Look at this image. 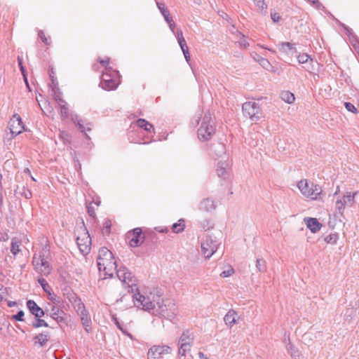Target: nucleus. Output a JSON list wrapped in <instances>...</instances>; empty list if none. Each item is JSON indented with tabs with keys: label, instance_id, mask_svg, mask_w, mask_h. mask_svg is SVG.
Returning <instances> with one entry per match:
<instances>
[{
	"label": "nucleus",
	"instance_id": "obj_1",
	"mask_svg": "<svg viewBox=\"0 0 359 359\" xmlns=\"http://www.w3.org/2000/svg\"><path fill=\"white\" fill-rule=\"evenodd\" d=\"M97 265L99 271L104 272V278H111L118 267L113 253L104 247L98 251Z\"/></svg>",
	"mask_w": 359,
	"mask_h": 359
},
{
	"label": "nucleus",
	"instance_id": "obj_2",
	"mask_svg": "<svg viewBox=\"0 0 359 359\" xmlns=\"http://www.w3.org/2000/svg\"><path fill=\"white\" fill-rule=\"evenodd\" d=\"M50 256L48 247L46 245L39 252V255L34 254L32 257V264L34 270L41 276H48L51 272V266L48 259Z\"/></svg>",
	"mask_w": 359,
	"mask_h": 359
},
{
	"label": "nucleus",
	"instance_id": "obj_3",
	"mask_svg": "<svg viewBox=\"0 0 359 359\" xmlns=\"http://www.w3.org/2000/svg\"><path fill=\"white\" fill-rule=\"evenodd\" d=\"M297 188L304 197L313 201L320 200L324 195L322 188L318 184L306 179L298 182Z\"/></svg>",
	"mask_w": 359,
	"mask_h": 359
},
{
	"label": "nucleus",
	"instance_id": "obj_4",
	"mask_svg": "<svg viewBox=\"0 0 359 359\" xmlns=\"http://www.w3.org/2000/svg\"><path fill=\"white\" fill-rule=\"evenodd\" d=\"M216 131L214 121L210 114H205L198 129V137L201 142H205L212 138Z\"/></svg>",
	"mask_w": 359,
	"mask_h": 359
},
{
	"label": "nucleus",
	"instance_id": "obj_5",
	"mask_svg": "<svg viewBox=\"0 0 359 359\" xmlns=\"http://www.w3.org/2000/svg\"><path fill=\"white\" fill-rule=\"evenodd\" d=\"M156 304L158 306V313L161 317L172 320L177 316V307L173 302L167 301V302L165 303L164 301L161 299V302L158 300Z\"/></svg>",
	"mask_w": 359,
	"mask_h": 359
},
{
	"label": "nucleus",
	"instance_id": "obj_6",
	"mask_svg": "<svg viewBox=\"0 0 359 359\" xmlns=\"http://www.w3.org/2000/svg\"><path fill=\"white\" fill-rule=\"evenodd\" d=\"M118 279L131 289V292L137 291V280L135 276L125 266H121L115 271Z\"/></svg>",
	"mask_w": 359,
	"mask_h": 359
},
{
	"label": "nucleus",
	"instance_id": "obj_7",
	"mask_svg": "<svg viewBox=\"0 0 359 359\" xmlns=\"http://www.w3.org/2000/svg\"><path fill=\"white\" fill-rule=\"evenodd\" d=\"M76 243L81 252L88 254L90 249L91 238L86 227L76 231Z\"/></svg>",
	"mask_w": 359,
	"mask_h": 359
},
{
	"label": "nucleus",
	"instance_id": "obj_8",
	"mask_svg": "<svg viewBox=\"0 0 359 359\" xmlns=\"http://www.w3.org/2000/svg\"><path fill=\"white\" fill-rule=\"evenodd\" d=\"M219 246L216 237L207 234L201 242V252L206 259H210L217 251Z\"/></svg>",
	"mask_w": 359,
	"mask_h": 359
},
{
	"label": "nucleus",
	"instance_id": "obj_9",
	"mask_svg": "<svg viewBox=\"0 0 359 359\" xmlns=\"http://www.w3.org/2000/svg\"><path fill=\"white\" fill-rule=\"evenodd\" d=\"M242 110L243 115L253 121H259L262 116L259 104L255 102H246L243 103Z\"/></svg>",
	"mask_w": 359,
	"mask_h": 359
},
{
	"label": "nucleus",
	"instance_id": "obj_10",
	"mask_svg": "<svg viewBox=\"0 0 359 359\" xmlns=\"http://www.w3.org/2000/svg\"><path fill=\"white\" fill-rule=\"evenodd\" d=\"M358 191L350 192L346 191L341 198L336 201V212L342 215L344 214L346 206L353 207L355 204V198Z\"/></svg>",
	"mask_w": 359,
	"mask_h": 359
},
{
	"label": "nucleus",
	"instance_id": "obj_11",
	"mask_svg": "<svg viewBox=\"0 0 359 359\" xmlns=\"http://www.w3.org/2000/svg\"><path fill=\"white\" fill-rule=\"evenodd\" d=\"M133 298L135 300V304L137 307L142 306V309L145 311H150L155 308L154 302L157 301H151L149 297H145L140 294L139 292L135 293Z\"/></svg>",
	"mask_w": 359,
	"mask_h": 359
},
{
	"label": "nucleus",
	"instance_id": "obj_12",
	"mask_svg": "<svg viewBox=\"0 0 359 359\" xmlns=\"http://www.w3.org/2000/svg\"><path fill=\"white\" fill-rule=\"evenodd\" d=\"M8 128L13 137L20 134L25 129V126L19 114H15L8 122Z\"/></svg>",
	"mask_w": 359,
	"mask_h": 359
},
{
	"label": "nucleus",
	"instance_id": "obj_13",
	"mask_svg": "<svg viewBox=\"0 0 359 359\" xmlns=\"http://www.w3.org/2000/svg\"><path fill=\"white\" fill-rule=\"evenodd\" d=\"M172 351V348L167 345L153 346L147 353V359H159L162 354H169Z\"/></svg>",
	"mask_w": 359,
	"mask_h": 359
},
{
	"label": "nucleus",
	"instance_id": "obj_14",
	"mask_svg": "<svg viewBox=\"0 0 359 359\" xmlns=\"http://www.w3.org/2000/svg\"><path fill=\"white\" fill-rule=\"evenodd\" d=\"M142 232L140 228H135L132 232H128L127 237L129 239V245L131 247H139L143 243L144 237L142 236Z\"/></svg>",
	"mask_w": 359,
	"mask_h": 359
},
{
	"label": "nucleus",
	"instance_id": "obj_15",
	"mask_svg": "<svg viewBox=\"0 0 359 359\" xmlns=\"http://www.w3.org/2000/svg\"><path fill=\"white\" fill-rule=\"evenodd\" d=\"M79 310H81L79 315H80L82 325H83L85 330L88 333H89L91 331V323H92L90 317L88 315L87 311L85 309L84 305L83 304H81V306L79 307Z\"/></svg>",
	"mask_w": 359,
	"mask_h": 359
},
{
	"label": "nucleus",
	"instance_id": "obj_16",
	"mask_svg": "<svg viewBox=\"0 0 359 359\" xmlns=\"http://www.w3.org/2000/svg\"><path fill=\"white\" fill-rule=\"evenodd\" d=\"M50 309L49 311L50 316L55 320L57 323H61L65 322V313L60 309L57 305H50Z\"/></svg>",
	"mask_w": 359,
	"mask_h": 359
},
{
	"label": "nucleus",
	"instance_id": "obj_17",
	"mask_svg": "<svg viewBox=\"0 0 359 359\" xmlns=\"http://www.w3.org/2000/svg\"><path fill=\"white\" fill-rule=\"evenodd\" d=\"M216 207L215 202L210 198H203L198 204V210L205 212H212L216 209Z\"/></svg>",
	"mask_w": 359,
	"mask_h": 359
},
{
	"label": "nucleus",
	"instance_id": "obj_18",
	"mask_svg": "<svg viewBox=\"0 0 359 359\" xmlns=\"http://www.w3.org/2000/svg\"><path fill=\"white\" fill-rule=\"evenodd\" d=\"M27 307L35 318H41L45 314L44 311L39 307L34 300H28L27 302Z\"/></svg>",
	"mask_w": 359,
	"mask_h": 359
},
{
	"label": "nucleus",
	"instance_id": "obj_19",
	"mask_svg": "<svg viewBox=\"0 0 359 359\" xmlns=\"http://www.w3.org/2000/svg\"><path fill=\"white\" fill-rule=\"evenodd\" d=\"M304 221L307 227L311 230L312 233H316L322 227V224L316 218L308 217L305 218Z\"/></svg>",
	"mask_w": 359,
	"mask_h": 359
},
{
	"label": "nucleus",
	"instance_id": "obj_20",
	"mask_svg": "<svg viewBox=\"0 0 359 359\" xmlns=\"http://www.w3.org/2000/svg\"><path fill=\"white\" fill-rule=\"evenodd\" d=\"M194 332L190 330H185L182 332L181 336L179 338L178 342L187 343L189 344H194Z\"/></svg>",
	"mask_w": 359,
	"mask_h": 359
},
{
	"label": "nucleus",
	"instance_id": "obj_21",
	"mask_svg": "<svg viewBox=\"0 0 359 359\" xmlns=\"http://www.w3.org/2000/svg\"><path fill=\"white\" fill-rule=\"evenodd\" d=\"M229 163L226 161H221L218 163L217 173L219 177L226 179L228 176Z\"/></svg>",
	"mask_w": 359,
	"mask_h": 359
},
{
	"label": "nucleus",
	"instance_id": "obj_22",
	"mask_svg": "<svg viewBox=\"0 0 359 359\" xmlns=\"http://www.w3.org/2000/svg\"><path fill=\"white\" fill-rule=\"evenodd\" d=\"M100 86L105 90H112L116 88L117 83L114 79L110 77L109 79L100 81Z\"/></svg>",
	"mask_w": 359,
	"mask_h": 359
},
{
	"label": "nucleus",
	"instance_id": "obj_23",
	"mask_svg": "<svg viewBox=\"0 0 359 359\" xmlns=\"http://www.w3.org/2000/svg\"><path fill=\"white\" fill-rule=\"evenodd\" d=\"M237 313L233 309H230L224 316V320L227 325L231 327L236 323Z\"/></svg>",
	"mask_w": 359,
	"mask_h": 359
},
{
	"label": "nucleus",
	"instance_id": "obj_24",
	"mask_svg": "<svg viewBox=\"0 0 359 359\" xmlns=\"http://www.w3.org/2000/svg\"><path fill=\"white\" fill-rule=\"evenodd\" d=\"M178 345V355L180 357H186L187 353H190L192 344L187 343H177Z\"/></svg>",
	"mask_w": 359,
	"mask_h": 359
},
{
	"label": "nucleus",
	"instance_id": "obj_25",
	"mask_svg": "<svg viewBox=\"0 0 359 359\" xmlns=\"http://www.w3.org/2000/svg\"><path fill=\"white\" fill-rule=\"evenodd\" d=\"M22 241L18 238H13L11 243V252L15 256L18 252H20V245Z\"/></svg>",
	"mask_w": 359,
	"mask_h": 359
},
{
	"label": "nucleus",
	"instance_id": "obj_26",
	"mask_svg": "<svg viewBox=\"0 0 359 359\" xmlns=\"http://www.w3.org/2000/svg\"><path fill=\"white\" fill-rule=\"evenodd\" d=\"M137 125L138 127L144 128L147 132H151L154 130L153 125L143 118H139L137 121Z\"/></svg>",
	"mask_w": 359,
	"mask_h": 359
},
{
	"label": "nucleus",
	"instance_id": "obj_27",
	"mask_svg": "<svg viewBox=\"0 0 359 359\" xmlns=\"http://www.w3.org/2000/svg\"><path fill=\"white\" fill-rule=\"evenodd\" d=\"M185 228V222L183 219H180L178 222L175 223L172 226V231L175 233H179L184 231Z\"/></svg>",
	"mask_w": 359,
	"mask_h": 359
},
{
	"label": "nucleus",
	"instance_id": "obj_28",
	"mask_svg": "<svg viewBox=\"0 0 359 359\" xmlns=\"http://www.w3.org/2000/svg\"><path fill=\"white\" fill-rule=\"evenodd\" d=\"M58 109L60 110V116L62 119H65L69 116V108L67 107V102L64 100L63 103L57 104Z\"/></svg>",
	"mask_w": 359,
	"mask_h": 359
},
{
	"label": "nucleus",
	"instance_id": "obj_29",
	"mask_svg": "<svg viewBox=\"0 0 359 359\" xmlns=\"http://www.w3.org/2000/svg\"><path fill=\"white\" fill-rule=\"evenodd\" d=\"M255 6L258 8L262 14L266 15L267 4L265 0H253Z\"/></svg>",
	"mask_w": 359,
	"mask_h": 359
},
{
	"label": "nucleus",
	"instance_id": "obj_30",
	"mask_svg": "<svg viewBox=\"0 0 359 359\" xmlns=\"http://www.w3.org/2000/svg\"><path fill=\"white\" fill-rule=\"evenodd\" d=\"M280 97L284 102L288 104L293 103L295 100L294 94L290 91L282 92L280 94Z\"/></svg>",
	"mask_w": 359,
	"mask_h": 359
},
{
	"label": "nucleus",
	"instance_id": "obj_31",
	"mask_svg": "<svg viewBox=\"0 0 359 359\" xmlns=\"http://www.w3.org/2000/svg\"><path fill=\"white\" fill-rule=\"evenodd\" d=\"M72 121H74V123H76L79 128L81 130V132H85L86 130L87 131H90L91 130V128L90 126H88L87 128H86L83 124L82 123V120L79 118V117L78 116H73L72 118Z\"/></svg>",
	"mask_w": 359,
	"mask_h": 359
},
{
	"label": "nucleus",
	"instance_id": "obj_32",
	"mask_svg": "<svg viewBox=\"0 0 359 359\" xmlns=\"http://www.w3.org/2000/svg\"><path fill=\"white\" fill-rule=\"evenodd\" d=\"M256 268L259 272H264L266 270V261L262 258H257L256 260Z\"/></svg>",
	"mask_w": 359,
	"mask_h": 359
},
{
	"label": "nucleus",
	"instance_id": "obj_33",
	"mask_svg": "<svg viewBox=\"0 0 359 359\" xmlns=\"http://www.w3.org/2000/svg\"><path fill=\"white\" fill-rule=\"evenodd\" d=\"M111 222L109 219L104 220L103 227L102 229V233L103 236H109L111 233Z\"/></svg>",
	"mask_w": 359,
	"mask_h": 359
},
{
	"label": "nucleus",
	"instance_id": "obj_34",
	"mask_svg": "<svg viewBox=\"0 0 359 359\" xmlns=\"http://www.w3.org/2000/svg\"><path fill=\"white\" fill-rule=\"evenodd\" d=\"M257 60L263 68L267 70H271L273 67L270 62L266 58L259 56V58Z\"/></svg>",
	"mask_w": 359,
	"mask_h": 359
},
{
	"label": "nucleus",
	"instance_id": "obj_35",
	"mask_svg": "<svg viewBox=\"0 0 359 359\" xmlns=\"http://www.w3.org/2000/svg\"><path fill=\"white\" fill-rule=\"evenodd\" d=\"M280 50L283 53H287L294 48V44L290 42H282L279 45Z\"/></svg>",
	"mask_w": 359,
	"mask_h": 359
},
{
	"label": "nucleus",
	"instance_id": "obj_36",
	"mask_svg": "<svg viewBox=\"0 0 359 359\" xmlns=\"http://www.w3.org/2000/svg\"><path fill=\"white\" fill-rule=\"evenodd\" d=\"M36 339H38L40 346H43L48 341L49 335L48 334H39L35 337Z\"/></svg>",
	"mask_w": 359,
	"mask_h": 359
},
{
	"label": "nucleus",
	"instance_id": "obj_37",
	"mask_svg": "<svg viewBox=\"0 0 359 359\" xmlns=\"http://www.w3.org/2000/svg\"><path fill=\"white\" fill-rule=\"evenodd\" d=\"M52 91L53 99L56 102L57 104L63 103L64 100L61 97V93L60 92L59 89L53 88Z\"/></svg>",
	"mask_w": 359,
	"mask_h": 359
},
{
	"label": "nucleus",
	"instance_id": "obj_38",
	"mask_svg": "<svg viewBox=\"0 0 359 359\" xmlns=\"http://www.w3.org/2000/svg\"><path fill=\"white\" fill-rule=\"evenodd\" d=\"M215 151L219 157H222L223 155L226 154L225 146L223 144H217L215 147Z\"/></svg>",
	"mask_w": 359,
	"mask_h": 359
},
{
	"label": "nucleus",
	"instance_id": "obj_39",
	"mask_svg": "<svg viewBox=\"0 0 359 359\" xmlns=\"http://www.w3.org/2000/svg\"><path fill=\"white\" fill-rule=\"evenodd\" d=\"M338 235L337 233H330L325 237L324 241L329 244H335L338 240Z\"/></svg>",
	"mask_w": 359,
	"mask_h": 359
},
{
	"label": "nucleus",
	"instance_id": "obj_40",
	"mask_svg": "<svg viewBox=\"0 0 359 359\" xmlns=\"http://www.w3.org/2000/svg\"><path fill=\"white\" fill-rule=\"evenodd\" d=\"M290 355L293 359H301L300 352L298 349L295 348L292 345H290L288 348Z\"/></svg>",
	"mask_w": 359,
	"mask_h": 359
},
{
	"label": "nucleus",
	"instance_id": "obj_41",
	"mask_svg": "<svg viewBox=\"0 0 359 359\" xmlns=\"http://www.w3.org/2000/svg\"><path fill=\"white\" fill-rule=\"evenodd\" d=\"M304 69H305L306 71H307L309 73H312L315 68H314V61L312 58L309 60L304 65H303Z\"/></svg>",
	"mask_w": 359,
	"mask_h": 359
},
{
	"label": "nucleus",
	"instance_id": "obj_42",
	"mask_svg": "<svg viewBox=\"0 0 359 359\" xmlns=\"http://www.w3.org/2000/svg\"><path fill=\"white\" fill-rule=\"evenodd\" d=\"M33 327L37 328L40 327H48V323L43 319L40 318H36V321L32 324Z\"/></svg>",
	"mask_w": 359,
	"mask_h": 359
},
{
	"label": "nucleus",
	"instance_id": "obj_43",
	"mask_svg": "<svg viewBox=\"0 0 359 359\" xmlns=\"http://www.w3.org/2000/svg\"><path fill=\"white\" fill-rule=\"evenodd\" d=\"M156 6L163 16L169 13L168 8L165 6L164 3L157 1Z\"/></svg>",
	"mask_w": 359,
	"mask_h": 359
},
{
	"label": "nucleus",
	"instance_id": "obj_44",
	"mask_svg": "<svg viewBox=\"0 0 359 359\" xmlns=\"http://www.w3.org/2000/svg\"><path fill=\"white\" fill-rule=\"evenodd\" d=\"M311 57L308 54H299L297 56V60L299 63L304 65L309 60H310Z\"/></svg>",
	"mask_w": 359,
	"mask_h": 359
},
{
	"label": "nucleus",
	"instance_id": "obj_45",
	"mask_svg": "<svg viewBox=\"0 0 359 359\" xmlns=\"http://www.w3.org/2000/svg\"><path fill=\"white\" fill-rule=\"evenodd\" d=\"M86 208H87V212H88V215L92 217H95V216H96L95 208V206L93 205V202L89 203L87 205Z\"/></svg>",
	"mask_w": 359,
	"mask_h": 359
},
{
	"label": "nucleus",
	"instance_id": "obj_46",
	"mask_svg": "<svg viewBox=\"0 0 359 359\" xmlns=\"http://www.w3.org/2000/svg\"><path fill=\"white\" fill-rule=\"evenodd\" d=\"M48 299L52 302V305H58L61 303L60 298L57 297V295L55 294L54 293H49Z\"/></svg>",
	"mask_w": 359,
	"mask_h": 359
},
{
	"label": "nucleus",
	"instance_id": "obj_47",
	"mask_svg": "<svg viewBox=\"0 0 359 359\" xmlns=\"http://www.w3.org/2000/svg\"><path fill=\"white\" fill-rule=\"evenodd\" d=\"M38 283L41 285L45 292H48V289L50 287L47 281L42 277L38 278Z\"/></svg>",
	"mask_w": 359,
	"mask_h": 359
},
{
	"label": "nucleus",
	"instance_id": "obj_48",
	"mask_svg": "<svg viewBox=\"0 0 359 359\" xmlns=\"http://www.w3.org/2000/svg\"><path fill=\"white\" fill-rule=\"evenodd\" d=\"M60 137L64 142V143H69L71 141V136L66 132L62 131L60 133Z\"/></svg>",
	"mask_w": 359,
	"mask_h": 359
},
{
	"label": "nucleus",
	"instance_id": "obj_49",
	"mask_svg": "<svg viewBox=\"0 0 359 359\" xmlns=\"http://www.w3.org/2000/svg\"><path fill=\"white\" fill-rule=\"evenodd\" d=\"M344 106H345L346 109L348 111H351V112H353V113H356L357 112L356 107L353 104H351V102H344Z\"/></svg>",
	"mask_w": 359,
	"mask_h": 359
},
{
	"label": "nucleus",
	"instance_id": "obj_50",
	"mask_svg": "<svg viewBox=\"0 0 359 359\" xmlns=\"http://www.w3.org/2000/svg\"><path fill=\"white\" fill-rule=\"evenodd\" d=\"M234 273V270L233 268H229V269L227 270H225V271H223L221 273H220V276L223 277V278H226V277H229L231 276L233 273Z\"/></svg>",
	"mask_w": 359,
	"mask_h": 359
},
{
	"label": "nucleus",
	"instance_id": "obj_51",
	"mask_svg": "<svg viewBox=\"0 0 359 359\" xmlns=\"http://www.w3.org/2000/svg\"><path fill=\"white\" fill-rule=\"evenodd\" d=\"M24 312L22 311H20L17 313V314L13 316V318L18 321H23Z\"/></svg>",
	"mask_w": 359,
	"mask_h": 359
},
{
	"label": "nucleus",
	"instance_id": "obj_52",
	"mask_svg": "<svg viewBox=\"0 0 359 359\" xmlns=\"http://www.w3.org/2000/svg\"><path fill=\"white\" fill-rule=\"evenodd\" d=\"M38 35H39V37L41 39V40L44 43H46V45H48L50 43L48 42V39L46 38V36H45V33L42 31V30H40L38 33Z\"/></svg>",
	"mask_w": 359,
	"mask_h": 359
},
{
	"label": "nucleus",
	"instance_id": "obj_53",
	"mask_svg": "<svg viewBox=\"0 0 359 359\" xmlns=\"http://www.w3.org/2000/svg\"><path fill=\"white\" fill-rule=\"evenodd\" d=\"M20 194L22 196H23L25 198H30L32 197L31 191L29 189H25V187H23V191H22V192H20Z\"/></svg>",
	"mask_w": 359,
	"mask_h": 359
},
{
	"label": "nucleus",
	"instance_id": "obj_54",
	"mask_svg": "<svg viewBox=\"0 0 359 359\" xmlns=\"http://www.w3.org/2000/svg\"><path fill=\"white\" fill-rule=\"evenodd\" d=\"M271 20H272L274 22H279V20H280V18H281L280 15L278 13H276V12L271 13Z\"/></svg>",
	"mask_w": 359,
	"mask_h": 359
},
{
	"label": "nucleus",
	"instance_id": "obj_55",
	"mask_svg": "<svg viewBox=\"0 0 359 359\" xmlns=\"http://www.w3.org/2000/svg\"><path fill=\"white\" fill-rule=\"evenodd\" d=\"M176 36H177L178 43H180V42L182 43V41H185V39L183 36L182 31L181 29L177 30Z\"/></svg>",
	"mask_w": 359,
	"mask_h": 359
},
{
	"label": "nucleus",
	"instance_id": "obj_56",
	"mask_svg": "<svg viewBox=\"0 0 359 359\" xmlns=\"http://www.w3.org/2000/svg\"><path fill=\"white\" fill-rule=\"evenodd\" d=\"M163 18H164V20H165V22L168 24L171 23L172 22H173V20H172V17L170 15V12L168 13L167 14L164 15Z\"/></svg>",
	"mask_w": 359,
	"mask_h": 359
},
{
	"label": "nucleus",
	"instance_id": "obj_57",
	"mask_svg": "<svg viewBox=\"0 0 359 359\" xmlns=\"http://www.w3.org/2000/svg\"><path fill=\"white\" fill-rule=\"evenodd\" d=\"M6 288H4L2 285L0 284V302L4 299V295L6 292Z\"/></svg>",
	"mask_w": 359,
	"mask_h": 359
},
{
	"label": "nucleus",
	"instance_id": "obj_58",
	"mask_svg": "<svg viewBox=\"0 0 359 359\" xmlns=\"http://www.w3.org/2000/svg\"><path fill=\"white\" fill-rule=\"evenodd\" d=\"M309 3H311L314 7L318 8L321 6L320 3L318 0H307Z\"/></svg>",
	"mask_w": 359,
	"mask_h": 359
},
{
	"label": "nucleus",
	"instance_id": "obj_59",
	"mask_svg": "<svg viewBox=\"0 0 359 359\" xmlns=\"http://www.w3.org/2000/svg\"><path fill=\"white\" fill-rule=\"evenodd\" d=\"M112 320L114 321V323L116 324V325L117 326V327L119 330H122L123 326L121 325V323H119V321H118V318L116 317L113 316H112Z\"/></svg>",
	"mask_w": 359,
	"mask_h": 359
},
{
	"label": "nucleus",
	"instance_id": "obj_60",
	"mask_svg": "<svg viewBox=\"0 0 359 359\" xmlns=\"http://www.w3.org/2000/svg\"><path fill=\"white\" fill-rule=\"evenodd\" d=\"M179 45H180V48H181V49H182V52L185 51L186 50H189L188 46H187V42H186V41H182V43H181V42H180V43H179Z\"/></svg>",
	"mask_w": 359,
	"mask_h": 359
},
{
	"label": "nucleus",
	"instance_id": "obj_61",
	"mask_svg": "<svg viewBox=\"0 0 359 359\" xmlns=\"http://www.w3.org/2000/svg\"><path fill=\"white\" fill-rule=\"evenodd\" d=\"M125 335L128 336L130 339H134V337L133 336L129 333L128 332H127V330L126 329H124L123 327H122V330H120Z\"/></svg>",
	"mask_w": 359,
	"mask_h": 359
},
{
	"label": "nucleus",
	"instance_id": "obj_62",
	"mask_svg": "<svg viewBox=\"0 0 359 359\" xmlns=\"http://www.w3.org/2000/svg\"><path fill=\"white\" fill-rule=\"evenodd\" d=\"M54 74H55V72L53 71V69H51L50 70L49 75H50V79H51L52 83H53V85H55V76H54Z\"/></svg>",
	"mask_w": 359,
	"mask_h": 359
},
{
	"label": "nucleus",
	"instance_id": "obj_63",
	"mask_svg": "<svg viewBox=\"0 0 359 359\" xmlns=\"http://www.w3.org/2000/svg\"><path fill=\"white\" fill-rule=\"evenodd\" d=\"M109 58H107L106 60H100L99 62L103 65L105 66L109 64Z\"/></svg>",
	"mask_w": 359,
	"mask_h": 359
},
{
	"label": "nucleus",
	"instance_id": "obj_64",
	"mask_svg": "<svg viewBox=\"0 0 359 359\" xmlns=\"http://www.w3.org/2000/svg\"><path fill=\"white\" fill-rule=\"evenodd\" d=\"M198 357L200 359H208V358L203 352L198 353Z\"/></svg>",
	"mask_w": 359,
	"mask_h": 359
}]
</instances>
